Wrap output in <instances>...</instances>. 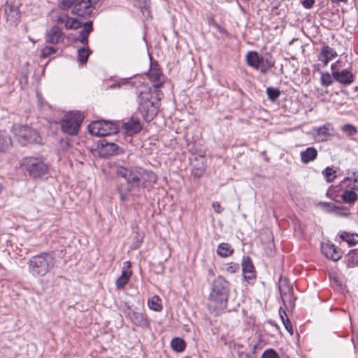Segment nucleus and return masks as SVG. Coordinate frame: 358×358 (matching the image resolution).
Returning <instances> with one entry per match:
<instances>
[{
    "mask_svg": "<svg viewBox=\"0 0 358 358\" xmlns=\"http://www.w3.org/2000/svg\"><path fill=\"white\" fill-rule=\"evenodd\" d=\"M6 20L10 24H16L19 20L20 13L18 6L12 1H6L5 5Z\"/></svg>",
    "mask_w": 358,
    "mask_h": 358,
    "instance_id": "obj_11",
    "label": "nucleus"
},
{
    "mask_svg": "<svg viewBox=\"0 0 358 358\" xmlns=\"http://www.w3.org/2000/svg\"><path fill=\"white\" fill-rule=\"evenodd\" d=\"M213 24H214V25H215L217 29H220V26H219V24H218L217 23L214 22V23H213Z\"/></svg>",
    "mask_w": 358,
    "mask_h": 358,
    "instance_id": "obj_51",
    "label": "nucleus"
},
{
    "mask_svg": "<svg viewBox=\"0 0 358 358\" xmlns=\"http://www.w3.org/2000/svg\"><path fill=\"white\" fill-rule=\"evenodd\" d=\"M148 76L155 88H159L163 85L164 77L161 70L157 67H152Z\"/></svg>",
    "mask_w": 358,
    "mask_h": 358,
    "instance_id": "obj_16",
    "label": "nucleus"
},
{
    "mask_svg": "<svg viewBox=\"0 0 358 358\" xmlns=\"http://www.w3.org/2000/svg\"><path fill=\"white\" fill-rule=\"evenodd\" d=\"M321 250L327 258L334 262L338 261L342 257L341 252L333 243H322Z\"/></svg>",
    "mask_w": 358,
    "mask_h": 358,
    "instance_id": "obj_13",
    "label": "nucleus"
},
{
    "mask_svg": "<svg viewBox=\"0 0 358 358\" xmlns=\"http://www.w3.org/2000/svg\"><path fill=\"white\" fill-rule=\"evenodd\" d=\"M279 313H280V316L281 320H282L286 330L290 334H293L292 325V323H291L289 319L288 318V317L287 315L286 312L285 310H281V308H280L279 310Z\"/></svg>",
    "mask_w": 358,
    "mask_h": 358,
    "instance_id": "obj_31",
    "label": "nucleus"
},
{
    "mask_svg": "<svg viewBox=\"0 0 358 358\" xmlns=\"http://www.w3.org/2000/svg\"><path fill=\"white\" fill-rule=\"evenodd\" d=\"M13 133L18 142L22 145L28 143L41 141V137L36 130L27 125L15 124L13 127Z\"/></svg>",
    "mask_w": 358,
    "mask_h": 358,
    "instance_id": "obj_6",
    "label": "nucleus"
},
{
    "mask_svg": "<svg viewBox=\"0 0 358 358\" xmlns=\"http://www.w3.org/2000/svg\"><path fill=\"white\" fill-rule=\"evenodd\" d=\"M341 131L348 137H352L357 134V129L356 127L350 124H346L341 127Z\"/></svg>",
    "mask_w": 358,
    "mask_h": 358,
    "instance_id": "obj_32",
    "label": "nucleus"
},
{
    "mask_svg": "<svg viewBox=\"0 0 358 358\" xmlns=\"http://www.w3.org/2000/svg\"><path fill=\"white\" fill-rule=\"evenodd\" d=\"M261 59L262 57L257 52L250 51L247 54L246 62L250 66L259 70Z\"/></svg>",
    "mask_w": 358,
    "mask_h": 358,
    "instance_id": "obj_22",
    "label": "nucleus"
},
{
    "mask_svg": "<svg viewBox=\"0 0 358 358\" xmlns=\"http://www.w3.org/2000/svg\"><path fill=\"white\" fill-rule=\"evenodd\" d=\"M127 309L124 310L126 317L136 326L141 327H147L149 325V321L147 316L137 308H132L127 303H125Z\"/></svg>",
    "mask_w": 358,
    "mask_h": 358,
    "instance_id": "obj_10",
    "label": "nucleus"
},
{
    "mask_svg": "<svg viewBox=\"0 0 358 358\" xmlns=\"http://www.w3.org/2000/svg\"><path fill=\"white\" fill-rule=\"evenodd\" d=\"M317 150L314 147H308L300 153L301 162L307 164L315 160L317 158Z\"/></svg>",
    "mask_w": 358,
    "mask_h": 358,
    "instance_id": "obj_20",
    "label": "nucleus"
},
{
    "mask_svg": "<svg viewBox=\"0 0 358 358\" xmlns=\"http://www.w3.org/2000/svg\"><path fill=\"white\" fill-rule=\"evenodd\" d=\"M341 197L345 203H354L357 200L358 195L352 190H345Z\"/></svg>",
    "mask_w": 358,
    "mask_h": 358,
    "instance_id": "obj_30",
    "label": "nucleus"
},
{
    "mask_svg": "<svg viewBox=\"0 0 358 358\" xmlns=\"http://www.w3.org/2000/svg\"><path fill=\"white\" fill-rule=\"evenodd\" d=\"M229 283L223 277L218 276L213 282L209 296V307L216 313H220L227 308L229 292Z\"/></svg>",
    "mask_w": 358,
    "mask_h": 358,
    "instance_id": "obj_3",
    "label": "nucleus"
},
{
    "mask_svg": "<svg viewBox=\"0 0 358 358\" xmlns=\"http://www.w3.org/2000/svg\"><path fill=\"white\" fill-rule=\"evenodd\" d=\"M88 129L92 135L96 136H106L118 132V127L115 123L106 120L92 122Z\"/></svg>",
    "mask_w": 358,
    "mask_h": 358,
    "instance_id": "obj_8",
    "label": "nucleus"
},
{
    "mask_svg": "<svg viewBox=\"0 0 358 358\" xmlns=\"http://www.w3.org/2000/svg\"><path fill=\"white\" fill-rule=\"evenodd\" d=\"M315 3V0H303V1H301L302 6L306 9H310V8H313Z\"/></svg>",
    "mask_w": 358,
    "mask_h": 358,
    "instance_id": "obj_45",
    "label": "nucleus"
},
{
    "mask_svg": "<svg viewBox=\"0 0 358 358\" xmlns=\"http://www.w3.org/2000/svg\"><path fill=\"white\" fill-rule=\"evenodd\" d=\"M322 173L328 182H331L334 181V180L336 177V172L331 167H327L323 171Z\"/></svg>",
    "mask_w": 358,
    "mask_h": 358,
    "instance_id": "obj_36",
    "label": "nucleus"
},
{
    "mask_svg": "<svg viewBox=\"0 0 358 358\" xmlns=\"http://www.w3.org/2000/svg\"><path fill=\"white\" fill-rule=\"evenodd\" d=\"M172 349L177 352H182L185 350L186 344L183 339L176 337L171 342Z\"/></svg>",
    "mask_w": 358,
    "mask_h": 358,
    "instance_id": "obj_29",
    "label": "nucleus"
},
{
    "mask_svg": "<svg viewBox=\"0 0 358 358\" xmlns=\"http://www.w3.org/2000/svg\"><path fill=\"white\" fill-rule=\"evenodd\" d=\"M316 131L317 136L320 138V140L324 141H327L329 137L334 135V129L331 124L328 123L318 127Z\"/></svg>",
    "mask_w": 358,
    "mask_h": 358,
    "instance_id": "obj_21",
    "label": "nucleus"
},
{
    "mask_svg": "<svg viewBox=\"0 0 358 358\" xmlns=\"http://www.w3.org/2000/svg\"><path fill=\"white\" fill-rule=\"evenodd\" d=\"M23 165L32 178H39L48 173V166L42 159L34 157H26Z\"/></svg>",
    "mask_w": 358,
    "mask_h": 358,
    "instance_id": "obj_9",
    "label": "nucleus"
},
{
    "mask_svg": "<svg viewBox=\"0 0 358 358\" xmlns=\"http://www.w3.org/2000/svg\"><path fill=\"white\" fill-rule=\"evenodd\" d=\"M321 83L323 86L327 87L332 84V78L329 73H322L321 75Z\"/></svg>",
    "mask_w": 358,
    "mask_h": 358,
    "instance_id": "obj_40",
    "label": "nucleus"
},
{
    "mask_svg": "<svg viewBox=\"0 0 358 358\" xmlns=\"http://www.w3.org/2000/svg\"><path fill=\"white\" fill-rule=\"evenodd\" d=\"M241 265L244 279L248 282L255 280L256 278V271L251 258L249 256H244Z\"/></svg>",
    "mask_w": 358,
    "mask_h": 358,
    "instance_id": "obj_12",
    "label": "nucleus"
},
{
    "mask_svg": "<svg viewBox=\"0 0 358 358\" xmlns=\"http://www.w3.org/2000/svg\"><path fill=\"white\" fill-rule=\"evenodd\" d=\"M138 110L146 122H150L157 115L158 109L152 101L150 92H141L138 95Z\"/></svg>",
    "mask_w": 358,
    "mask_h": 358,
    "instance_id": "obj_5",
    "label": "nucleus"
},
{
    "mask_svg": "<svg viewBox=\"0 0 358 358\" xmlns=\"http://www.w3.org/2000/svg\"><path fill=\"white\" fill-rule=\"evenodd\" d=\"M274 64L275 61L273 59V57L270 55H266L264 57H262L259 69L262 73H266Z\"/></svg>",
    "mask_w": 358,
    "mask_h": 358,
    "instance_id": "obj_23",
    "label": "nucleus"
},
{
    "mask_svg": "<svg viewBox=\"0 0 358 358\" xmlns=\"http://www.w3.org/2000/svg\"><path fill=\"white\" fill-rule=\"evenodd\" d=\"M136 5L141 9H148L150 6V0H134Z\"/></svg>",
    "mask_w": 358,
    "mask_h": 358,
    "instance_id": "obj_44",
    "label": "nucleus"
},
{
    "mask_svg": "<svg viewBox=\"0 0 358 358\" xmlns=\"http://www.w3.org/2000/svg\"><path fill=\"white\" fill-rule=\"evenodd\" d=\"M336 66V64H331V69H334Z\"/></svg>",
    "mask_w": 358,
    "mask_h": 358,
    "instance_id": "obj_52",
    "label": "nucleus"
},
{
    "mask_svg": "<svg viewBox=\"0 0 358 358\" xmlns=\"http://www.w3.org/2000/svg\"><path fill=\"white\" fill-rule=\"evenodd\" d=\"M130 262H125L122 268L121 275L116 280L115 285L117 288H123L125 285L128 282L129 279L131 275V271L130 270Z\"/></svg>",
    "mask_w": 358,
    "mask_h": 358,
    "instance_id": "obj_18",
    "label": "nucleus"
},
{
    "mask_svg": "<svg viewBox=\"0 0 358 358\" xmlns=\"http://www.w3.org/2000/svg\"><path fill=\"white\" fill-rule=\"evenodd\" d=\"M332 76L337 82L344 85H350L355 79V76L348 69L334 71L332 72Z\"/></svg>",
    "mask_w": 358,
    "mask_h": 358,
    "instance_id": "obj_15",
    "label": "nucleus"
},
{
    "mask_svg": "<svg viewBox=\"0 0 358 358\" xmlns=\"http://www.w3.org/2000/svg\"><path fill=\"white\" fill-rule=\"evenodd\" d=\"M280 91L277 89L272 87H268L266 88V94L268 96V98L271 101H275L277 99L279 98L280 96Z\"/></svg>",
    "mask_w": 358,
    "mask_h": 358,
    "instance_id": "obj_34",
    "label": "nucleus"
},
{
    "mask_svg": "<svg viewBox=\"0 0 358 358\" xmlns=\"http://www.w3.org/2000/svg\"><path fill=\"white\" fill-rule=\"evenodd\" d=\"M234 248L228 243L219 244L217 249V254L221 257H227L234 253Z\"/></svg>",
    "mask_w": 358,
    "mask_h": 358,
    "instance_id": "obj_24",
    "label": "nucleus"
},
{
    "mask_svg": "<svg viewBox=\"0 0 358 358\" xmlns=\"http://www.w3.org/2000/svg\"><path fill=\"white\" fill-rule=\"evenodd\" d=\"M83 118V115L80 112H71L66 114L61 122L62 131L69 135L78 134Z\"/></svg>",
    "mask_w": 358,
    "mask_h": 358,
    "instance_id": "obj_7",
    "label": "nucleus"
},
{
    "mask_svg": "<svg viewBox=\"0 0 358 358\" xmlns=\"http://www.w3.org/2000/svg\"><path fill=\"white\" fill-rule=\"evenodd\" d=\"M12 145V141L6 132L0 130V151H4Z\"/></svg>",
    "mask_w": 358,
    "mask_h": 358,
    "instance_id": "obj_27",
    "label": "nucleus"
},
{
    "mask_svg": "<svg viewBox=\"0 0 358 358\" xmlns=\"http://www.w3.org/2000/svg\"><path fill=\"white\" fill-rule=\"evenodd\" d=\"M353 175H354V182L355 183H357V185L355 186L353 188L358 191V174H356L355 173H354Z\"/></svg>",
    "mask_w": 358,
    "mask_h": 358,
    "instance_id": "obj_49",
    "label": "nucleus"
},
{
    "mask_svg": "<svg viewBox=\"0 0 358 358\" xmlns=\"http://www.w3.org/2000/svg\"><path fill=\"white\" fill-rule=\"evenodd\" d=\"M64 33L57 26H52L46 31L45 41L51 44H57L64 40Z\"/></svg>",
    "mask_w": 358,
    "mask_h": 358,
    "instance_id": "obj_14",
    "label": "nucleus"
},
{
    "mask_svg": "<svg viewBox=\"0 0 358 358\" xmlns=\"http://www.w3.org/2000/svg\"><path fill=\"white\" fill-rule=\"evenodd\" d=\"M106 154L108 155H113L117 153L118 145L114 143H106L103 146Z\"/></svg>",
    "mask_w": 358,
    "mask_h": 358,
    "instance_id": "obj_37",
    "label": "nucleus"
},
{
    "mask_svg": "<svg viewBox=\"0 0 358 358\" xmlns=\"http://www.w3.org/2000/svg\"><path fill=\"white\" fill-rule=\"evenodd\" d=\"M322 54L326 55L330 59H333L337 56L336 52L328 45H324L321 49Z\"/></svg>",
    "mask_w": 358,
    "mask_h": 358,
    "instance_id": "obj_38",
    "label": "nucleus"
},
{
    "mask_svg": "<svg viewBox=\"0 0 358 358\" xmlns=\"http://www.w3.org/2000/svg\"><path fill=\"white\" fill-rule=\"evenodd\" d=\"M212 207L213 208L214 210L217 213H220L222 210V208L218 202H213L212 203Z\"/></svg>",
    "mask_w": 358,
    "mask_h": 358,
    "instance_id": "obj_48",
    "label": "nucleus"
},
{
    "mask_svg": "<svg viewBox=\"0 0 358 358\" xmlns=\"http://www.w3.org/2000/svg\"><path fill=\"white\" fill-rule=\"evenodd\" d=\"M279 292L280 294V296L286 295L287 294H289L293 292V288L289 285L287 280L285 279H280L279 282Z\"/></svg>",
    "mask_w": 358,
    "mask_h": 358,
    "instance_id": "obj_28",
    "label": "nucleus"
},
{
    "mask_svg": "<svg viewBox=\"0 0 358 358\" xmlns=\"http://www.w3.org/2000/svg\"><path fill=\"white\" fill-rule=\"evenodd\" d=\"M57 50V48L54 47L45 46L41 50V57L42 58H46L51 55L55 53Z\"/></svg>",
    "mask_w": 358,
    "mask_h": 358,
    "instance_id": "obj_39",
    "label": "nucleus"
},
{
    "mask_svg": "<svg viewBox=\"0 0 358 358\" xmlns=\"http://www.w3.org/2000/svg\"><path fill=\"white\" fill-rule=\"evenodd\" d=\"M148 307L155 311H161L162 310V305L161 299L158 295H154L148 301Z\"/></svg>",
    "mask_w": 358,
    "mask_h": 358,
    "instance_id": "obj_26",
    "label": "nucleus"
},
{
    "mask_svg": "<svg viewBox=\"0 0 358 358\" xmlns=\"http://www.w3.org/2000/svg\"><path fill=\"white\" fill-rule=\"evenodd\" d=\"M93 30V22L92 20L87 21L83 24V28L80 31L77 40L83 45L87 46L89 43V35Z\"/></svg>",
    "mask_w": 358,
    "mask_h": 358,
    "instance_id": "obj_19",
    "label": "nucleus"
},
{
    "mask_svg": "<svg viewBox=\"0 0 358 358\" xmlns=\"http://www.w3.org/2000/svg\"><path fill=\"white\" fill-rule=\"evenodd\" d=\"M92 53V51L90 50L88 45L80 48L78 50V61L79 63L84 64H86L90 55Z\"/></svg>",
    "mask_w": 358,
    "mask_h": 358,
    "instance_id": "obj_25",
    "label": "nucleus"
},
{
    "mask_svg": "<svg viewBox=\"0 0 358 358\" xmlns=\"http://www.w3.org/2000/svg\"><path fill=\"white\" fill-rule=\"evenodd\" d=\"M318 59L323 62L324 66H327L331 60L330 57H328L326 55L322 54V51L318 57Z\"/></svg>",
    "mask_w": 358,
    "mask_h": 358,
    "instance_id": "obj_47",
    "label": "nucleus"
},
{
    "mask_svg": "<svg viewBox=\"0 0 358 358\" xmlns=\"http://www.w3.org/2000/svg\"><path fill=\"white\" fill-rule=\"evenodd\" d=\"M281 299L286 308H292L294 306L296 298L294 297L293 292L282 296Z\"/></svg>",
    "mask_w": 358,
    "mask_h": 358,
    "instance_id": "obj_33",
    "label": "nucleus"
},
{
    "mask_svg": "<svg viewBox=\"0 0 358 358\" xmlns=\"http://www.w3.org/2000/svg\"><path fill=\"white\" fill-rule=\"evenodd\" d=\"M320 205L322 206L328 213L334 212L339 208L336 206L333 203L330 202H323L320 203Z\"/></svg>",
    "mask_w": 358,
    "mask_h": 358,
    "instance_id": "obj_42",
    "label": "nucleus"
},
{
    "mask_svg": "<svg viewBox=\"0 0 358 358\" xmlns=\"http://www.w3.org/2000/svg\"><path fill=\"white\" fill-rule=\"evenodd\" d=\"M116 172L118 176L125 179L127 182L118 187V193L122 201L127 200L131 192H138L157 180V176L153 171L139 166L131 169L118 166Z\"/></svg>",
    "mask_w": 358,
    "mask_h": 358,
    "instance_id": "obj_2",
    "label": "nucleus"
},
{
    "mask_svg": "<svg viewBox=\"0 0 358 358\" xmlns=\"http://www.w3.org/2000/svg\"><path fill=\"white\" fill-rule=\"evenodd\" d=\"M239 268L238 264L230 262L227 265L226 271L230 273H235L239 271Z\"/></svg>",
    "mask_w": 358,
    "mask_h": 358,
    "instance_id": "obj_43",
    "label": "nucleus"
},
{
    "mask_svg": "<svg viewBox=\"0 0 358 358\" xmlns=\"http://www.w3.org/2000/svg\"><path fill=\"white\" fill-rule=\"evenodd\" d=\"M123 129L125 130L128 136H133L138 134L142 129L141 124L138 119L131 118L122 124Z\"/></svg>",
    "mask_w": 358,
    "mask_h": 358,
    "instance_id": "obj_17",
    "label": "nucleus"
},
{
    "mask_svg": "<svg viewBox=\"0 0 358 358\" xmlns=\"http://www.w3.org/2000/svg\"><path fill=\"white\" fill-rule=\"evenodd\" d=\"M334 3H347L348 0H331Z\"/></svg>",
    "mask_w": 358,
    "mask_h": 358,
    "instance_id": "obj_50",
    "label": "nucleus"
},
{
    "mask_svg": "<svg viewBox=\"0 0 358 358\" xmlns=\"http://www.w3.org/2000/svg\"><path fill=\"white\" fill-rule=\"evenodd\" d=\"M205 171L203 166L202 165L201 168L195 169L193 171V175L194 177L200 178L202 176Z\"/></svg>",
    "mask_w": 358,
    "mask_h": 358,
    "instance_id": "obj_46",
    "label": "nucleus"
},
{
    "mask_svg": "<svg viewBox=\"0 0 358 358\" xmlns=\"http://www.w3.org/2000/svg\"><path fill=\"white\" fill-rule=\"evenodd\" d=\"M99 0H62L59 9L52 10L51 17L54 22L64 24L66 29H78L82 27V22L72 18L65 12L71 9V13L83 18H87L94 14L95 6Z\"/></svg>",
    "mask_w": 358,
    "mask_h": 358,
    "instance_id": "obj_1",
    "label": "nucleus"
},
{
    "mask_svg": "<svg viewBox=\"0 0 358 358\" xmlns=\"http://www.w3.org/2000/svg\"><path fill=\"white\" fill-rule=\"evenodd\" d=\"M55 259L52 252H41L27 262L28 271L34 278L45 276L55 266Z\"/></svg>",
    "mask_w": 358,
    "mask_h": 358,
    "instance_id": "obj_4",
    "label": "nucleus"
},
{
    "mask_svg": "<svg viewBox=\"0 0 358 358\" xmlns=\"http://www.w3.org/2000/svg\"><path fill=\"white\" fill-rule=\"evenodd\" d=\"M340 237L342 240L346 241L350 246H353L358 243V241L354 238L353 234H350L347 231L342 232Z\"/></svg>",
    "mask_w": 358,
    "mask_h": 358,
    "instance_id": "obj_35",
    "label": "nucleus"
},
{
    "mask_svg": "<svg viewBox=\"0 0 358 358\" xmlns=\"http://www.w3.org/2000/svg\"><path fill=\"white\" fill-rule=\"evenodd\" d=\"M261 358H280L279 355L273 349L266 350Z\"/></svg>",
    "mask_w": 358,
    "mask_h": 358,
    "instance_id": "obj_41",
    "label": "nucleus"
}]
</instances>
